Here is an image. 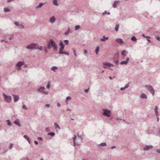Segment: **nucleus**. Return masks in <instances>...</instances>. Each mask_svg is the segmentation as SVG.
<instances>
[{"instance_id":"obj_1","label":"nucleus","mask_w":160,"mask_h":160,"mask_svg":"<svg viewBox=\"0 0 160 160\" xmlns=\"http://www.w3.org/2000/svg\"><path fill=\"white\" fill-rule=\"evenodd\" d=\"M52 47H53L54 51L57 49L58 47L56 42L52 40H50L48 44V48H50Z\"/></svg>"},{"instance_id":"obj_2","label":"nucleus","mask_w":160,"mask_h":160,"mask_svg":"<svg viewBox=\"0 0 160 160\" xmlns=\"http://www.w3.org/2000/svg\"><path fill=\"white\" fill-rule=\"evenodd\" d=\"M3 96L5 99V101L7 102H10L12 98L10 96H7L5 93L3 94Z\"/></svg>"},{"instance_id":"obj_3","label":"nucleus","mask_w":160,"mask_h":160,"mask_svg":"<svg viewBox=\"0 0 160 160\" xmlns=\"http://www.w3.org/2000/svg\"><path fill=\"white\" fill-rule=\"evenodd\" d=\"M145 87L151 92L153 95H154V90L152 86L150 85H146Z\"/></svg>"},{"instance_id":"obj_4","label":"nucleus","mask_w":160,"mask_h":160,"mask_svg":"<svg viewBox=\"0 0 160 160\" xmlns=\"http://www.w3.org/2000/svg\"><path fill=\"white\" fill-rule=\"evenodd\" d=\"M103 111L104 112L102 113L103 115L108 117H110V110L107 109H103Z\"/></svg>"},{"instance_id":"obj_5","label":"nucleus","mask_w":160,"mask_h":160,"mask_svg":"<svg viewBox=\"0 0 160 160\" xmlns=\"http://www.w3.org/2000/svg\"><path fill=\"white\" fill-rule=\"evenodd\" d=\"M37 45L35 43H32L26 46V48L28 49H33L35 48L36 46Z\"/></svg>"},{"instance_id":"obj_6","label":"nucleus","mask_w":160,"mask_h":160,"mask_svg":"<svg viewBox=\"0 0 160 160\" xmlns=\"http://www.w3.org/2000/svg\"><path fill=\"white\" fill-rule=\"evenodd\" d=\"M24 64V62H18L16 65V66L18 67L17 69L18 70L21 69V66Z\"/></svg>"},{"instance_id":"obj_7","label":"nucleus","mask_w":160,"mask_h":160,"mask_svg":"<svg viewBox=\"0 0 160 160\" xmlns=\"http://www.w3.org/2000/svg\"><path fill=\"white\" fill-rule=\"evenodd\" d=\"M59 46H60L59 51L63 50L64 48V45L61 40L60 41Z\"/></svg>"},{"instance_id":"obj_8","label":"nucleus","mask_w":160,"mask_h":160,"mask_svg":"<svg viewBox=\"0 0 160 160\" xmlns=\"http://www.w3.org/2000/svg\"><path fill=\"white\" fill-rule=\"evenodd\" d=\"M153 148V146L151 145H146L144 148L143 150L145 151L148 150L150 149H152Z\"/></svg>"},{"instance_id":"obj_9","label":"nucleus","mask_w":160,"mask_h":160,"mask_svg":"<svg viewBox=\"0 0 160 160\" xmlns=\"http://www.w3.org/2000/svg\"><path fill=\"white\" fill-rule=\"evenodd\" d=\"M103 67L104 68H106L107 66L108 67H111L112 66H113V64L108 62L103 63Z\"/></svg>"},{"instance_id":"obj_10","label":"nucleus","mask_w":160,"mask_h":160,"mask_svg":"<svg viewBox=\"0 0 160 160\" xmlns=\"http://www.w3.org/2000/svg\"><path fill=\"white\" fill-rule=\"evenodd\" d=\"M76 138H77V137L75 135H74V137H73V141L74 146H75L76 144H77L78 145H80V143L77 142V143H76V141H75V140L76 139Z\"/></svg>"},{"instance_id":"obj_11","label":"nucleus","mask_w":160,"mask_h":160,"mask_svg":"<svg viewBox=\"0 0 160 160\" xmlns=\"http://www.w3.org/2000/svg\"><path fill=\"white\" fill-rule=\"evenodd\" d=\"M115 41L117 42L120 44L123 43V42L122 39H116Z\"/></svg>"},{"instance_id":"obj_12","label":"nucleus","mask_w":160,"mask_h":160,"mask_svg":"<svg viewBox=\"0 0 160 160\" xmlns=\"http://www.w3.org/2000/svg\"><path fill=\"white\" fill-rule=\"evenodd\" d=\"M129 58H127V60L125 61H123L121 62V64H126L128 63Z\"/></svg>"},{"instance_id":"obj_13","label":"nucleus","mask_w":160,"mask_h":160,"mask_svg":"<svg viewBox=\"0 0 160 160\" xmlns=\"http://www.w3.org/2000/svg\"><path fill=\"white\" fill-rule=\"evenodd\" d=\"M13 97H14V102H17L19 98V96H18V95H14Z\"/></svg>"},{"instance_id":"obj_14","label":"nucleus","mask_w":160,"mask_h":160,"mask_svg":"<svg viewBox=\"0 0 160 160\" xmlns=\"http://www.w3.org/2000/svg\"><path fill=\"white\" fill-rule=\"evenodd\" d=\"M55 21V19L54 17H51L50 19V22L51 23H53Z\"/></svg>"},{"instance_id":"obj_15","label":"nucleus","mask_w":160,"mask_h":160,"mask_svg":"<svg viewBox=\"0 0 160 160\" xmlns=\"http://www.w3.org/2000/svg\"><path fill=\"white\" fill-rule=\"evenodd\" d=\"M127 52L126 50H123L121 52V54L123 57H125L127 53Z\"/></svg>"},{"instance_id":"obj_16","label":"nucleus","mask_w":160,"mask_h":160,"mask_svg":"<svg viewBox=\"0 0 160 160\" xmlns=\"http://www.w3.org/2000/svg\"><path fill=\"white\" fill-rule=\"evenodd\" d=\"M59 53L60 54H64L67 55H68L69 54V53L68 52H63L62 50H61L59 51Z\"/></svg>"},{"instance_id":"obj_17","label":"nucleus","mask_w":160,"mask_h":160,"mask_svg":"<svg viewBox=\"0 0 160 160\" xmlns=\"http://www.w3.org/2000/svg\"><path fill=\"white\" fill-rule=\"evenodd\" d=\"M119 3V2L118 1H115L113 4V7L114 8H115L116 7L117 5Z\"/></svg>"},{"instance_id":"obj_18","label":"nucleus","mask_w":160,"mask_h":160,"mask_svg":"<svg viewBox=\"0 0 160 160\" xmlns=\"http://www.w3.org/2000/svg\"><path fill=\"white\" fill-rule=\"evenodd\" d=\"M23 137L25 139L27 140L28 141V142L29 144L31 143V141L30 140L29 138H28L27 135H24Z\"/></svg>"},{"instance_id":"obj_19","label":"nucleus","mask_w":160,"mask_h":160,"mask_svg":"<svg viewBox=\"0 0 160 160\" xmlns=\"http://www.w3.org/2000/svg\"><path fill=\"white\" fill-rule=\"evenodd\" d=\"M14 123L16 125H18V126H20V123L19 122V121L18 120H16L14 122Z\"/></svg>"},{"instance_id":"obj_20","label":"nucleus","mask_w":160,"mask_h":160,"mask_svg":"<svg viewBox=\"0 0 160 160\" xmlns=\"http://www.w3.org/2000/svg\"><path fill=\"white\" fill-rule=\"evenodd\" d=\"M155 114L157 116L158 115V108L157 106H156L155 108Z\"/></svg>"},{"instance_id":"obj_21","label":"nucleus","mask_w":160,"mask_h":160,"mask_svg":"<svg viewBox=\"0 0 160 160\" xmlns=\"http://www.w3.org/2000/svg\"><path fill=\"white\" fill-rule=\"evenodd\" d=\"M141 97L142 98H147V97L146 95L144 94H142L141 96Z\"/></svg>"},{"instance_id":"obj_22","label":"nucleus","mask_w":160,"mask_h":160,"mask_svg":"<svg viewBox=\"0 0 160 160\" xmlns=\"http://www.w3.org/2000/svg\"><path fill=\"white\" fill-rule=\"evenodd\" d=\"M55 126V128L56 129H60V128L59 125L56 123H54Z\"/></svg>"},{"instance_id":"obj_23","label":"nucleus","mask_w":160,"mask_h":160,"mask_svg":"<svg viewBox=\"0 0 160 160\" xmlns=\"http://www.w3.org/2000/svg\"><path fill=\"white\" fill-rule=\"evenodd\" d=\"M78 138H77V140H79L80 141H81L82 140V137L81 135H79V133L78 135Z\"/></svg>"},{"instance_id":"obj_24","label":"nucleus","mask_w":160,"mask_h":160,"mask_svg":"<svg viewBox=\"0 0 160 160\" xmlns=\"http://www.w3.org/2000/svg\"><path fill=\"white\" fill-rule=\"evenodd\" d=\"M78 138H77V140H79L80 141H81L82 140V137L81 135H79V133L78 135Z\"/></svg>"},{"instance_id":"obj_25","label":"nucleus","mask_w":160,"mask_h":160,"mask_svg":"<svg viewBox=\"0 0 160 160\" xmlns=\"http://www.w3.org/2000/svg\"><path fill=\"white\" fill-rule=\"evenodd\" d=\"M99 49V46H97L95 50V52L96 54H98Z\"/></svg>"},{"instance_id":"obj_26","label":"nucleus","mask_w":160,"mask_h":160,"mask_svg":"<svg viewBox=\"0 0 160 160\" xmlns=\"http://www.w3.org/2000/svg\"><path fill=\"white\" fill-rule=\"evenodd\" d=\"M108 39V37L105 38V36H103L102 38L101 39V41H104L106 40H107Z\"/></svg>"},{"instance_id":"obj_27","label":"nucleus","mask_w":160,"mask_h":160,"mask_svg":"<svg viewBox=\"0 0 160 160\" xmlns=\"http://www.w3.org/2000/svg\"><path fill=\"white\" fill-rule=\"evenodd\" d=\"M48 135H50L51 137H53L55 135V133L53 132H51L48 133Z\"/></svg>"},{"instance_id":"obj_28","label":"nucleus","mask_w":160,"mask_h":160,"mask_svg":"<svg viewBox=\"0 0 160 160\" xmlns=\"http://www.w3.org/2000/svg\"><path fill=\"white\" fill-rule=\"evenodd\" d=\"M119 26L118 24H117L116 25L115 28V30L116 31H118V28H119Z\"/></svg>"},{"instance_id":"obj_29","label":"nucleus","mask_w":160,"mask_h":160,"mask_svg":"<svg viewBox=\"0 0 160 160\" xmlns=\"http://www.w3.org/2000/svg\"><path fill=\"white\" fill-rule=\"evenodd\" d=\"M53 4L56 6H58V4L57 3V0H53Z\"/></svg>"},{"instance_id":"obj_30","label":"nucleus","mask_w":160,"mask_h":160,"mask_svg":"<svg viewBox=\"0 0 160 160\" xmlns=\"http://www.w3.org/2000/svg\"><path fill=\"white\" fill-rule=\"evenodd\" d=\"M43 5V3H39V4L38 6H37L36 7V8H41L42 6Z\"/></svg>"},{"instance_id":"obj_31","label":"nucleus","mask_w":160,"mask_h":160,"mask_svg":"<svg viewBox=\"0 0 160 160\" xmlns=\"http://www.w3.org/2000/svg\"><path fill=\"white\" fill-rule=\"evenodd\" d=\"M106 142H102L100 143L99 145L101 146H104L106 145Z\"/></svg>"},{"instance_id":"obj_32","label":"nucleus","mask_w":160,"mask_h":160,"mask_svg":"<svg viewBox=\"0 0 160 160\" xmlns=\"http://www.w3.org/2000/svg\"><path fill=\"white\" fill-rule=\"evenodd\" d=\"M131 39L132 41H135L137 40V38L134 37L133 36L131 38Z\"/></svg>"},{"instance_id":"obj_33","label":"nucleus","mask_w":160,"mask_h":160,"mask_svg":"<svg viewBox=\"0 0 160 160\" xmlns=\"http://www.w3.org/2000/svg\"><path fill=\"white\" fill-rule=\"evenodd\" d=\"M80 28L79 25H76L75 27V29L76 30H77L79 29Z\"/></svg>"},{"instance_id":"obj_34","label":"nucleus","mask_w":160,"mask_h":160,"mask_svg":"<svg viewBox=\"0 0 160 160\" xmlns=\"http://www.w3.org/2000/svg\"><path fill=\"white\" fill-rule=\"evenodd\" d=\"M50 82H48V84L47 86V88L49 89L50 88Z\"/></svg>"},{"instance_id":"obj_35","label":"nucleus","mask_w":160,"mask_h":160,"mask_svg":"<svg viewBox=\"0 0 160 160\" xmlns=\"http://www.w3.org/2000/svg\"><path fill=\"white\" fill-rule=\"evenodd\" d=\"M57 69V67H55V66H54V67H53L52 68V70L54 71H55V70Z\"/></svg>"},{"instance_id":"obj_36","label":"nucleus","mask_w":160,"mask_h":160,"mask_svg":"<svg viewBox=\"0 0 160 160\" xmlns=\"http://www.w3.org/2000/svg\"><path fill=\"white\" fill-rule=\"evenodd\" d=\"M4 11L5 12H6L9 11H10V10L8 8H4Z\"/></svg>"},{"instance_id":"obj_37","label":"nucleus","mask_w":160,"mask_h":160,"mask_svg":"<svg viewBox=\"0 0 160 160\" xmlns=\"http://www.w3.org/2000/svg\"><path fill=\"white\" fill-rule=\"evenodd\" d=\"M157 131L156 132V135L158 136L160 135V131Z\"/></svg>"},{"instance_id":"obj_38","label":"nucleus","mask_w":160,"mask_h":160,"mask_svg":"<svg viewBox=\"0 0 160 160\" xmlns=\"http://www.w3.org/2000/svg\"><path fill=\"white\" fill-rule=\"evenodd\" d=\"M12 146H13V144L12 143H11L9 146V148L10 149H12Z\"/></svg>"},{"instance_id":"obj_39","label":"nucleus","mask_w":160,"mask_h":160,"mask_svg":"<svg viewBox=\"0 0 160 160\" xmlns=\"http://www.w3.org/2000/svg\"><path fill=\"white\" fill-rule=\"evenodd\" d=\"M7 124L9 126H11V123L10 122V121L9 120H8L7 121Z\"/></svg>"},{"instance_id":"obj_40","label":"nucleus","mask_w":160,"mask_h":160,"mask_svg":"<svg viewBox=\"0 0 160 160\" xmlns=\"http://www.w3.org/2000/svg\"><path fill=\"white\" fill-rule=\"evenodd\" d=\"M22 107L24 109H25V110L27 109V108L26 106L25 105H23L22 106Z\"/></svg>"},{"instance_id":"obj_41","label":"nucleus","mask_w":160,"mask_h":160,"mask_svg":"<svg viewBox=\"0 0 160 160\" xmlns=\"http://www.w3.org/2000/svg\"><path fill=\"white\" fill-rule=\"evenodd\" d=\"M64 42L66 44V45H68V40H64Z\"/></svg>"},{"instance_id":"obj_42","label":"nucleus","mask_w":160,"mask_h":160,"mask_svg":"<svg viewBox=\"0 0 160 160\" xmlns=\"http://www.w3.org/2000/svg\"><path fill=\"white\" fill-rule=\"evenodd\" d=\"M36 49H38L40 50H42V47L41 46L40 48L37 47L35 48Z\"/></svg>"},{"instance_id":"obj_43","label":"nucleus","mask_w":160,"mask_h":160,"mask_svg":"<svg viewBox=\"0 0 160 160\" xmlns=\"http://www.w3.org/2000/svg\"><path fill=\"white\" fill-rule=\"evenodd\" d=\"M18 27L20 28H24V26L22 24L19 25L18 26Z\"/></svg>"},{"instance_id":"obj_44","label":"nucleus","mask_w":160,"mask_h":160,"mask_svg":"<svg viewBox=\"0 0 160 160\" xmlns=\"http://www.w3.org/2000/svg\"><path fill=\"white\" fill-rule=\"evenodd\" d=\"M71 99V98L69 97L68 96L66 98V101H67L68 100H70Z\"/></svg>"},{"instance_id":"obj_45","label":"nucleus","mask_w":160,"mask_h":160,"mask_svg":"<svg viewBox=\"0 0 160 160\" xmlns=\"http://www.w3.org/2000/svg\"><path fill=\"white\" fill-rule=\"evenodd\" d=\"M129 86V83H128L124 87V88H128Z\"/></svg>"},{"instance_id":"obj_46","label":"nucleus","mask_w":160,"mask_h":160,"mask_svg":"<svg viewBox=\"0 0 160 160\" xmlns=\"http://www.w3.org/2000/svg\"><path fill=\"white\" fill-rule=\"evenodd\" d=\"M156 152L158 153H160V149H157Z\"/></svg>"},{"instance_id":"obj_47","label":"nucleus","mask_w":160,"mask_h":160,"mask_svg":"<svg viewBox=\"0 0 160 160\" xmlns=\"http://www.w3.org/2000/svg\"><path fill=\"white\" fill-rule=\"evenodd\" d=\"M45 88L44 87H40L39 89H38V90L40 91V89H44Z\"/></svg>"},{"instance_id":"obj_48","label":"nucleus","mask_w":160,"mask_h":160,"mask_svg":"<svg viewBox=\"0 0 160 160\" xmlns=\"http://www.w3.org/2000/svg\"><path fill=\"white\" fill-rule=\"evenodd\" d=\"M17 26H19V25L18 24V22H16L14 23Z\"/></svg>"},{"instance_id":"obj_49","label":"nucleus","mask_w":160,"mask_h":160,"mask_svg":"<svg viewBox=\"0 0 160 160\" xmlns=\"http://www.w3.org/2000/svg\"><path fill=\"white\" fill-rule=\"evenodd\" d=\"M69 33V30H68V31L67 32H66L65 33V35H67Z\"/></svg>"},{"instance_id":"obj_50","label":"nucleus","mask_w":160,"mask_h":160,"mask_svg":"<svg viewBox=\"0 0 160 160\" xmlns=\"http://www.w3.org/2000/svg\"><path fill=\"white\" fill-rule=\"evenodd\" d=\"M44 50L46 52H48V50L46 49V47H44Z\"/></svg>"},{"instance_id":"obj_51","label":"nucleus","mask_w":160,"mask_h":160,"mask_svg":"<svg viewBox=\"0 0 160 160\" xmlns=\"http://www.w3.org/2000/svg\"><path fill=\"white\" fill-rule=\"evenodd\" d=\"M34 143H35V144H36V145H37L38 144V141H34Z\"/></svg>"},{"instance_id":"obj_52","label":"nucleus","mask_w":160,"mask_h":160,"mask_svg":"<svg viewBox=\"0 0 160 160\" xmlns=\"http://www.w3.org/2000/svg\"><path fill=\"white\" fill-rule=\"evenodd\" d=\"M116 148V147L115 146H113L111 147V148L112 149H113V148Z\"/></svg>"},{"instance_id":"obj_53","label":"nucleus","mask_w":160,"mask_h":160,"mask_svg":"<svg viewBox=\"0 0 160 160\" xmlns=\"http://www.w3.org/2000/svg\"><path fill=\"white\" fill-rule=\"evenodd\" d=\"M38 139L41 141L42 140V138L41 137H38Z\"/></svg>"},{"instance_id":"obj_54","label":"nucleus","mask_w":160,"mask_h":160,"mask_svg":"<svg viewBox=\"0 0 160 160\" xmlns=\"http://www.w3.org/2000/svg\"><path fill=\"white\" fill-rule=\"evenodd\" d=\"M156 39L158 41L160 40V38L159 37H157Z\"/></svg>"},{"instance_id":"obj_55","label":"nucleus","mask_w":160,"mask_h":160,"mask_svg":"<svg viewBox=\"0 0 160 160\" xmlns=\"http://www.w3.org/2000/svg\"><path fill=\"white\" fill-rule=\"evenodd\" d=\"M43 93L44 94H47L48 93V92H45L43 91Z\"/></svg>"},{"instance_id":"obj_56","label":"nucleus","mask_w":160,"mask_h":160,"mask_svg":"<svg viewBox=\"0 0 160 160\" xmlns=\"http://www.w3.org/2000/svg\"><path fill=\"white\" fill-rule=\"evenodd\" d=\"M88 91V89H86L85 90V92H87Z\"/></svg>"},{"instance_id":"obj_57","label":"nucleus","mask_w":160,"mask_h":160,"mask_svg":"<svg viewBox=\"0 0 160 160\" xmlns=\"http://www.w3.org/2000/svg\"><path fill=\"white\" fill-rule=\"evenodd\" d=\"M142 36L144 37H145V38H150V37H145L144 35V34H142Z\"/></svg>"},{"instance_id":"obj_58","label":"nucleus","mask_w":160,"mask_h":160,"mask_svg":"<svg viewBox=\"0 0 160 160\" xmlns=\"http://www.w3.org/2000/svg\"><path fill=\"white\" fill-rule=\"evenodd\" d=\"M50 106V105L49 104H46V107H49Z\"/></svg>"},{"instance_id":"obj_59","label":"nucleus","mask_w":160,"mask_h":160,"mask_svg":"<svg viewBox=\"0 0 160 160\" xmlns=\"http://www.w3.org/2000/svg\"><path fill=\"white\" fill-rule=\"evenodd\" d=\"M84 52L85 53H87V51L86 50H84Z\"/></svg>"},{"instance_id":"obj_60","label":"nucleus","mask_w":160,"mask_h":160,"mask_svg":"<svg viewBox=\"0 0 160 160\" xmlns=\"http://www.w3.org/2000/svg\"><path fill=\"white\" fill-rule=\"evenodd\" d=\"M125 89V88H124H124H121L120 89L121 90H123L124 89Z\"/></svg>"},{"instance_id":"obj_61","label":"nucleus","mask_w":160,"mask_h":160,"mask_svg":"<svg viewBox=\"0 0 160 160\" xmlns=\"http://www.w3.org/2000/svg\"><path fill=\"white\" fill-rule=\"evenodd\" d=\"M158 116H157V121L158 122L159 121V118L158 117Z\"/></svg>"},{"instance_id":"obj_62","label":"nucleus","mask_w":160,"mask_h":160,"mask_svg":"<svg viewBox=\"0 0 160 160\" xmlns=\"http://www.w3.org/2000/svg\"><path fill=\"white\" fill-rule=\"evenodd\" d=\"M57 105H58V107H59L60 106V104L59 103H58L57 104Z\"/></svg>"},{"instance_id":"obj_63","label":"nucleus","mask_w":160,"mask_h":160,"mask_svg":"<svg viewBox=\"0 0 160 160\" xmlns=\"http://www.w3.org/2000/svg\"><path fill=\"white\" fill-rule=\"evenodd\" d=\"M72 49H73V51L74 52H75V48H73Z\"/></svg>"},{"instance_id":"obj_64","label":"nucleus","mask_w":160,"mask_h":160,"mask_svg":"<svg viewBox=\"0 0 160 160\" xmlns=\"http://www.w3.org/2000/svg\"><path fill=\"white\" fill-rule=\"evenodd\" d=\"M12 0H8V2H11Z\"/></svg>"}]
</instances>
